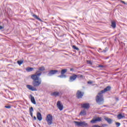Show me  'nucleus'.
I'll return each instance as SVG.
<instances>
[{
    "instance_id": "1",
    "label": "nucleus",
    "mask_w": 127,
    "mask_h": 127,
    "mask_svg": "<svg viewBox=\"0 0 127 127\" xmlns=\"http://www.w3.org/2000/svg\"><path fill=\"white\" fill-rule=\"evenodd\" d=\"M111 90V86L106 87L103 90H101L98 93L96 97V101L99 105H102L104 103V95L103 94L110 91Z\"/></svg>"
},
{
    "instance_id": "2",
    "label": "nucleus",
    "mask_w": 127,
    "mask_h": 127,
    "mask_svg": "<svg viewBox=\"0 0 127 127\" xmlns=\"http://www.w3.org/2000/svg\"><path fill=\"white\" fill-rule=\"evenodd\" d=\"M39 77L40 76L36 74H33L31 76V78L33 80V85L34 87H39L41 84V79L39 78Z\"/></svg>"
},
{
    "instance_id": "3",
    "label": "nucleus",
    "mask_w": 127,
    "mask_h": 127,
    "mask_svg": "<svg viewBox=\"0 0 127 127\" xmlns=\"http://www.w3.org/2000/svg\"><path fill=\"white\" fill-rule=\"evenodd\" d=\"M45 67H44V66H40L39 67L38 70L36 71L35 75L40 76L42 74V72H43V71H45Z\"/></svg>"
},
{
    "instance_id": "4",
    "label": "nucleus",
    "mask_w": 127,
    "mask_h": 127,
    "mask_svg": "<svg viewBox=\"0 0 127 127\" xmlns=\"http://www.w3.org/2000/svg\"><path fill=\"white\" fill-rule=\"evenodd\" d=\"M53 120V117L51 114H49L47 116L46 121L47 122L48 125H49V126H51V125H52Z\"/></svg>"
},
{
    "instance_id": "5",
    "label": "nucleus",
    "mask_w": 127,
    "mask_h": 127,
    "mask_svg": "<svg viewBox=\"0 0 127 127\" xmlns=\"http://www.w3.org/2000/svg\"><path fill=\"white\" fill-rule=\"evenodd\" d=\"M74 123L75 124V126L77 127H87V126H88V124L86 123L85 122H79L74 121Z\"/></svg>"
},
{
    "instance_id": "6",
    "label": "nucleus",
    "mask_w": 127,
    "mask_h": 127,
    "mask_svg": "<svg viewBox=\"0 0 127 127\" xmlns=\"http://www.w3.org/2000/svg\"><path fill=\"white\" fill-rule=\"evenodd\" d=\"M58 72V70H51L49 71L47 74V76L50 77V76H53V75H55Z\"/></svg>"
},
{
    "instance_id": "7",
    "label": "nucleus",
    "mask_w": 127,
    "mask_h": 127,
    "mask_svg": "<svg viewBox=\"0 0 127 127\" xmlns=\"http://www.w3.org/2000/svg\"><path fill=\"white\" fill-rule=\"evenodd\" d=\"M98 122H102V118L98 117L96 119H93L91 121L90 123L91 124H96V123Z\"/></svg>"
},
{
    "instance_id": "8",
    "label": "nucleus",
    "mask_w": 127,
    "mask_h": 127,
    "mask_svg": "<svg viewBox=\"0 0 127 127\" xmlns=\"http://www.w3.org/2000/svg\"><path fill=\"white\" fill-rule=\"evenodd\" d=\"M78 75L76 74H73L69 77V82H74L77 79Z\"/></svg>"
},
{
    "instance_id": "9",
    "label": "nucleus",
    "mask_w": 127,
    "mask_h": 127,
    "mask_svg": "<svg viewBox=\"0 0 127 127\" xmlns=\"http://www.w3.org/2000/svg\"><path fill=\"white\" fill-rule=\"evenodd\" d=\"M57 106L58 108V109L60 110V111H63V105L61 104V101H58L57 102Z\"/></svg>"
},
{
    "instance_id": "10",
    "label": "nucleus",
    "mask_w": 127,
    "mask_h": 127,
    "mask_svg": "<svg viewBox=\"0 0 127 127\" xmlns=\"http://www.w3.org/2000/svg\"><path fill=\"white\" fill-rule=\"evenodd\" d=\"M76 96L77 99H81L82 98V97L84 96V92H82L80 90H78L76 93Z\"/></svg>"
},
{
    "instance_id": "11",
    "label": "nucleus",
    "mask_w": 127,
    "mask_h": 127,
    "mask_svg": "<svg viewBox=\"0 0 127 127\" xmlns=\"http://www.w3.org/2000/svg\"><path fill=\"white\" fill-rule=\"evenodd\" d=\"M62 92L61 91L60 92H58V91H55L53 92L51 94L52 96H54V97H58L59 96H61V95H62Z\"/></svg>"
},
{
    "instance_id": "12",
    "label": "nucleus",
    "mask_w": 127,
    "mask_h": 127,
    "mask_svg": "<svg viewBox=\"0 0 127 127\" xmlns=\"http://www.w3.org/2000/svg\"><path fill=\"white\" fill-rule=\"evenodd\" d=\"M26 87L27 89H28L30 91H37V89L35 87L32 86L30 85H27Z\"/></svg>"
},
{
    "instance_id": "13",
    "label": "nucleus",
    "mask_w": 127,
    "mask_h": 127,
    "mask_svg": "<svg viewBox=\"0 0 127 127\" xmlns=\"http://www.w3.org/2000/svg\"><path fill=\"white\" fill-rule=\"evenodd\" d=\"M81 108L83 109H89L90 108V104L89 103H84L81 105Z\"/></svg>"
},
{
    "instance_id": "14",
    "label": "nucleus",
    "mask_w": 127,
    "mask_h": 127,
    "mask_svg": "<svg viewBox=\"0 0 127 127\" xmlns=\"http://www.w3.org/2000/svg\"><path fill=\"white\" fill-rule=\"evenodd\" d=\"M37 118L38 121H42V115H41V113L38 112L37 115Z\"/></svg>"
},
{
    "instance_id": "15",
    "label": "nucleus",
    "mask_w": 127,
    "mask_h": 127,
    "mask_svg": "<svg viewBox=\"0 0 127 127\" xmlns=\"http://www.w3.org/2000/svg\"><path fill=\"white\" fill-rule=\"evenodd\" d=\"M30 96L31 97V101L32 102V104H34V105H36V102L35 101L34 97H33L32 95H30Z\"/></svg>"
},
{
    "instance_id": "16",
    "label": "nucleus",
    "mask_w": 127,
    "mask_h": 127,
    "mask_svg": "<svg viewBox=\"0 0 127 127\" xmlns=\"http://www.w3.org/2000/svg\"><path fill=\"white\" fill-rule=\"evenodd\" d=\"M125 118V115H122V114H120L117 116V119H118V120H122V119H124Z\"/></svg>"
},
{
    "instance_id": "17",
    "label": "nucleus",
    "mask_w": 127,
    "mask_h": 127,
    "mask_svg": "<svg viewBox=\"0 0 127 127\" xmlns=\"http://www.w3.org/2000/svg\"><path fill=\"white\" fill-rule=\"evenodd\" d=\"M86 114L87 113L85 110H82L79 114L80 116H86Z\"/></svg>"
},
{
    "instance_id": "18",
    "label": "nucleus",
    "mask_w": 127,
    "mask_h": 127,
    "mask_svg": "<svg viewBox=\"0 0 127 127\" xmlns=\"http://www.w3.org/2000/svg\"><path fill=\"white\" fill-rule=\"evenodd\" d=\"M105 120L107 121V122L108 123V124H109V125H111V124H112V123H113V120H112V119H109L108 118H105Z\"/></svg>"
},
{
    "instance_id": "19",
    "label": "nucleus",
    "mask_w": 127,
    "mask_h": 127,
    "mask_svg": "<svg viewBox=\"0 0 127 127\" xmlns=\"http://www.w3.org/2000/svg\"><path fill=\"white\" fill-rule=\"evenodd\" d=\"M33 67H27L26 70L27 72H31L32 71H33Z\"/></svg>"
},
{
    "instance_id": "20",
    "label": "nucleus",
    "mask_w": 127,
    "mask_h": 127,
    "mask_svg": "<svg viewBox=\"0 0 127 127\" xmlns=\"http://www.w3.org/2000/svg\"><path fill=\"white\" fill-rule=\"evenodd\" d=\"M111 26H112V27H113V28H116L117 25L115 21L112 22Z\"/></svg>"
},
{
    "instance_id": "21",
    "label": "nucleus",
    "mask_w": 127,
    "mask_h": 127,
    "mask_svg": "<svg viewBox=\"0 0 127 127\" xmlns=\"http://www.w3.org/2000/svg\"><path fill=\"white\" fill-rule=\"evenodd\" d=\"M33 17H34V18H36V19H37L38 20H39V21H41V19H40L39 17H38L37 16V15H36L35 14H33Z\"/></svg>"
},
{
    "instance_id": "22",
    "label": "nucleus",
    "mask_w": 127,
    "mask_h": 127,
    "mask_svg": "<svg viewBox=\"0 0 127 127\" xmlns=\"http://www.w3.org/2000/svg\"><path fill=\"white\" fill-rule=\"evenodd\" d=\"M66 72H67V69H63L61 71V74L62 75H64L65 74V73H66Z\"/></svg>"
},
{
    "instance_id": "23",
    "label": "nucleus",
    "mask_w": 127,
    "mask_h": 127,
    "mask_svg": "<svg viewBox=\"0 0 127 127\" xmlns=\"http://www.w3.org/2000/svg\"><path fill=\"white\" fill-rule=\"evenodd\" d=\"M58 77L59 78H66V75L62 74L61 75H59Z\"/></svg>"
},
{
    "instance_id": "24",
    "label": "nucleus",
    "mask_w": 127,
    "mask_h": 127,
    "mask_svg": "<svg viewBox=\"0 0 127 127\" xmlns=\"http://www.w3.org/2000/svg\"><path fill=\"white\" fill-rule=\"evenodd\" d=\"M72 48L75 50H77V51H79V49L77 47H76L75 45L72 46Z\"/></svg>"
},
{
    "instance_id": "25",
    "label": "nucleus",
    "mask_w": 127,
    "mask_h": 127,
    "mask_svg": "<svg viewBox=\"0 0 127 127\" xmlns=\"http://www.w3.org/2000/svg\"><path fill=\"white\" fill-rule=\"evenodd\" d=\"M17 63L18 64V65H21L23 63V61H18Z\"/></svg>"
},
{
    "instance_id": "26",
    "label": "nucleus",
    "mask_w": 127,
    "mask_h": 127,
    "mask_svg": "<svg viewBox=\"0 0 127 127\" xmlns=\"http://www.w3.org/2000/svg\"><path fill=\"white\" fill-rule=\"evenodd\" d=\"M115 124L116 125L117 127H120V126H121V123H120L119 122H116L115 123Z\"/></svg>"
},
{
    "instance_id": "27",
    "label": "nucleus",
    "mask_w": 127,
    "mask_h": 127,
    "mask_svg": "<svg viewBox=\"0 0 127 127\" xmlns=\"http://www.w3.org/2000/svg\"><path fill=\"white\" fill-rule=\"evenodd\" d=\"M78 78H83V75H81V74H78L77 75Z\"/></svg>"
},
{
    "instance_id": "28",
    "label": "nucleus",
    "mask_w": 127,
    "mask_h": 127,
    "mask_svg": "<svg viewBox=\"0 0 127 127\" xmlns=\"http://www.w3.org/2000/svg\"><path fill=\"white\" fill-rule=\"evenodd\" d=\"M30 113H32V112H33V107H31L30 108Z\"/></svg>"
},
{
    "instance_id": "29",
    "label": "nucleus",
    "mask_w": 127,
    "mask_h": 127,
    "mask_svg": "<svg viewBox=\"0 0 127 127\" xmlns=\"http://www.w3.org/2000/svg\"><path fill=\"white\" fill-rule=\"evenodd\" d=\"M88 64H92V62L91 61H87Z\"/></svg>"
},
{
    "instance_id": "30",
    "label": "nucleus",
    "mask_w": 127,
    "mask_h": 127,
    "mask_svg": "<svg viewBox=\"0 0 127 127\" xmlns=\"http://www.w3.org/2000/svg\"><path fill=\"white\" fill-rule=\"evenodd\" d=\"M5 108H6V109H10V108H11V106H5Z\"/></svg>"
},
{
    "instance_id": "31",
    "label": "nucleus",
    "mask_w": 127,
    "mask_h": 127,
    "mask_svg": "<svg viewBox=\"0 0 127 127\" xmlns=\"http://www.w3.org/2000/svg\"><path fill=\"white\" fill-rule=\"evenodd\" d=\"M121 2H122V3H124V4H127V3H126V2H125V1H123V0H121Z\"/></svg>"
},
{
    "instance_id": "32",
    "label": "nucleus",
    "mask_w": 127,
    "mask_h": 127,
    "mask_svg": "<svg viewBox=\"0 0 127 127\" xmlns=\"http://www.w3.org/2000/svg\"><path fill=\"white\" fill-rule=\"evenodd\" d=\"M102 127H108V125H107V124H103V125H102Z\"/></svg>"
},
{
    "instance_id": "33",
    "label": "nucleus",
    "mask_w": 127,
    "mask_h": 127,
    "mask_svg": "<svg viewBox=\"0 0 127 127\" xmlns=\"http://www.w3.org/2000/svg\"><path fill=\"white\" fill-rule=\"evenodd\" d=\"M107 51H108V50H104L103 51H100V52H104V53H106V52H107Z\"/></svg>"
},
{
    "instance_id": "34",
    "label": "nucleus",
    "mask_w": 127,
    "mask_h": 127,
    "mask_svg": "<svg viewBox=\"0 0 127 127\" xmlns=\"http://www.w3.org/2000/svg\"><path fill=\"white\" fill-rule=\"evenodd\" d=\"M3 26H0V30H1V29H3Z\"/></svg>"
},
{
    "instance_id": "35",
    "label": "nucleus",
    "mask_w": 127,
    "mask_h": 127,
    "mask_svg": "<svg viewBox=\"0 0 127 127\" xmlns=\"http://www.w3.org/2000/svg\"><path fill=\"white\" fill-rule=\"evenodd\" d=\"M30 115L31 116V117H33V114L32 113V112H30Z\"/></svg>"
},
{
    "instance_id": "36",
    "label": "nucleus",
    "mask_w": 127,
    "mask_h": 127,
    "mask_svg": "<svg viewBox=\"0 0 127 127\" xmlns=\"http://www.w3.org/2000/svg\"><path fill=\"white\" fill-rule=\"evenodd\" d=\"M99 67H100L101 68H104V65H99Z\"/></svg>"
},
{
    "instance_id": "37",
    "label": "nucleus",
    "mask_w": 127,
    "mask_h": 127,
    "mask_svg": "<svg viewBox=\"0 0 127 127\" xmlns=\"http://www.w3.org/2000/svg\"><path fill=\"white\" fill-rule=\"evenodd\" d=\"M87 83H88V84H92L93 83V82L91 81H89Z\"/></svg>"
},
{
    "instance_id": "38",
    "label": "nucleus",
    "mask_w": 127,
    "mask_h": 127,
    "mask_svg": "<svg viewBox=\"0 0 127 127\" xmlns=\"http://www.w3.org/2000/svg\"><path fill=\"white\" fill-rule=\"evenodd\" d=\"M34 120H35V121H36V117H35V116H34Z\"/></svg>"
},
{
    "instance_id": "39",
    "label": "nucleus",
    "mask_w": 127,
    "mask_h": 127,
    "mask_svg": "<svg viewBox=\"0 0 127 127\" xmlns=\"http://www.w3.org/2000/svg\"><path fill=\"white\" fill-rule=\"evenodd\" d=\"M73 70H74L73 68L70 69V71H73Z\"/></svg>"
},
{
    "instance_id": "40",
    "label": "nucleus",
    "mask_w": 127,
    "mask_h": 127,
    "mask_svg": "<svg viewBox=\"0 0 127 127\" xmlns=\"http://www.w3.org/2000/svg\"><path fill=\"white\" fill-rule=\"evenodd\" d=\"M116 100H117V101H118V100H119V98H116Z\"/></svg>"
},
{
    "instance_id": "41",
    "label": "nucleus",
    "mask_w": 127,
    "mask_h": 127,
    "mask_svg": "<svg viewBox=\"0 0 127 127\" xmlns=\"http://www.w3.org/2000/svg\"><path fill=\"white\" fill-rule=\"evenodd\" d=\"M99 50H102V49H99Z\"/></svg>"
},
{
    "instance_id": "42",
    "label": "nucleus",
    "mask_w": 127,
    "mask_h": 127,
    "mask_svg": "<svg viewBox=\"0 0 127 127\" xmlns=\"http://www.w3.org/2000/svg\"><path fill=\"white\" fill-rule=\"evenodd\" d=\"M105 49H107V48H105Z\"/></svg>"
}]
</instances>
